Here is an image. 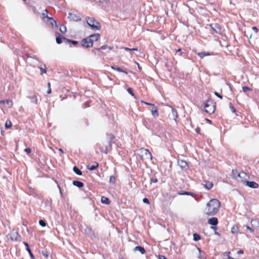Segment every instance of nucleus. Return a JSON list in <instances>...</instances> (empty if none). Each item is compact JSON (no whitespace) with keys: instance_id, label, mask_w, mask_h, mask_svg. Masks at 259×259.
Wrapping results in <instances>:
<instances>
[{"instance_id":"58836bf2","label":"nucleus","mask_w":259,"mask_h":259,"mask_svg":"<svg viewBox=\"0 0 259 259\" xmlns=\"http://www.w3.org/2000/svg\"><path fill=\"white\" fill-rule=\"evenodd\" d=\"M127 92L130 94L132 96H134V94L133 93V92L132 91V90L131 88H128L127 89Z\"/></svg>"},{"instance_id":"603ef678","label":"nucleus","mask_w":259,"mask_h":259,"mask_svg":"<svg viewBox=\"0 0 259 259\" xmlns=\"http://www.w3.org/2000/svg\"><path fill=\"white\" fill-rule=\"evenodd\" d=\"M230 108H231V110H232V111L233 112H235V108H234V107H233V106H230Z\"/></svg>"},{"instance_id":"e2e57ef3","label":"nucleus","mask_w":259,"mask_h":259,"mask_svg":"<svg viewBox=\"0 0 259 259\" xmlns=\"http://www.w3.org/2000/svg\"><path fill=\"white\" fill-rule=\"evenodd\" d=\"M102 151L103 152L105 153H107V149H105V150H103H103H102Z\"/></svg>"},{"instance_id":"aec40b11","label":"nucleus","mask_w":259,"mask_h":259,"mask_svg":"<svg viewBox=\"0 0 259 259\" xmlns=\"http://www.w3.org/2000/svg\"><path fill=\"white\" fill-rule=\"evenodd\" d=\"M73 185H74L76 187H78L79 188H81V187H83V184L82 182H79V181H74L73 182Z\"/></svg>"},{"instance_id":"a878e982","label":"nucleus","mask_w":259,"mask_h":259,"mask_svg":"<svg viewBox=\"0 0 259 259\" xmlns=\"http://www.w3.org/2000/svg\"><path fill=\"white\" fill-rule=\"evenodd\" d=\"M48 11L46 9L44 10L42 12V18L43 19L47 18L48 19V18L50 17L48 16Z\"/></svg>"},{"instance_id":"7ed1b4c3","label":"nucleus","mask_w":259,"mask_h":259,"mask_svg":"<svg viewBox=\"0 0 259 259\" xmlns=\"http://www.w3.org/2000/svg\"><path fill=\"white\" fill-rule=\"evenodd\" d=\"M87 23L94 30H99L101 26L99 23L94 18L92 17H87L85 18Z\"/></svg>"},{"instance_id":"9d476101","label":"nucleus","mask_w":259,"mask_h":259,"mask_svg":"<svg viewBox=\"0 0 259 259\" xmlns=\"http://www.w3.org/2000/svg\"><path fill=\"white\" fill-rule=\"evenodd\" d=\"M168 117L170 119L174 120L176 122V119L178 117V113L176 109L171 108V112L169 114Z\"/></svg>"},{"instance_id":"864d4df0","label":"nucleus","mask_w":259,"mask_h":259,"mask_svg":"<svg viewBox=\"0 0 259 259\" xmlns=\"http://www.w3.org/2000/svg\"><path fill=\"white\" fill-rule=\"evenodd\" d=\"M197 250L198 251V253L199 254V255L198 256V257L199 258H201V256H200V249L199 248H197Z\"/></svg>"},{"instance_id":"f3484780","label":"nucleus","mask_w":259,"mask_h":259,"mask_svg":"<svg viewBox=\"0 0 259 259\" xmlns=\"http://www.w3.org/2000/svg\"><path fill=\"white\" fill-rule=\"evenodd\" d=\"M4 105L8 108H11L13 106V103L12 100L7 99L5 100V104Z\"/></svg>"},{"instance_id":"423d86ee","label":"nucleus","mask_w":259,"mask_h":259,"mask_svg":"<svg viewBox=\"0 0 259 259\" xmlns=\"http://www.w3.org/2000/svg\"><path fill=\"white\" fill-rule=\"evenodd\" d=\"M238 178V181L244 184L249 178V177L244 171H240Z\"/></svg>"},{"instance_id":"f704fd0d","label":"nucleus","mask_w":259,"mask_h":259,"mask_svg":"<svg viewBox=\"0 0 259 259\" xmlns=\"http://www.w3.org/2000/svg\"><path fill=\"white\" fill-rule=\"evenodd\" d=\"M124 49L125 51H138V49H136V48L130 49L128 48H124Z\"/></svg>"},{"instance_id":"2f4dec72","label":"nucleus","mask_w":259,"mask_h":259,"mask_svg":"<svg viewBox=\"0 0 259 259\" xmlns=\"http://www.w3.org/2000/svg\"><path fill=\"white\" fill-rule=\"evenodd\" d=\"M5 126L6 128H9L12 126V123L10 120H7L6 121Z\"/></svg>"},{"instance_id":"ddd939ff","label":"nucleus","mask_w":259,"mask_h":259,"mask_svg":"<svg viewBox=\"0 0 259 259\" xmlns=\"http://www.w3.org/2000/svg\"><path fill=\"white\" fill-rule=\"evenodd\" d=\"M150 110H151V112L152 115L154 117H158L159 114H158V112L157 111V108L155 106H154Z\"/></svg>"},{"instance_id":"b1692460","label":"nucleus","mask_w":259,"mask_h":259,"mask_svg":"<svg viewBox=\"0 0 259 259\" xmlns=\"http://www.w3.org/2000/svg\"><path fill=\"white\" fill-rule=\"evenodd\" d=\"M179 165L184 170L187 169L188 167V163H180Z\"/></svg>"},{"instance_id":"69168bd1","label":"nucleus","mask_w":259,"mask_h":259,"mask_svg":"<svg viewBox=\"0 0 259 259\" xmlns=\"http://www.w3.org/2000/svg\"><path fill=\"white\" fill-rule=\"evenodd\" d=\"M33 58L35 59L36 60H37V58H36L35 57V56H34V57H33Z\"/></svg>"},{"instance_id":"3c124183","label":"nucleus","mask_w":259,"mask_h":259,"mask_svg":"<svg viewBox=\"0 0 259 259\" xmlns=\"http://www.w3.org/2000/svg\"><path fill=\"white\" fill-rule=\"evenodd\" d=\"M195 132L197 133V134H199L200 132V128L199 127H197L196 129H195Z\"/></svg>"},{"instance_id":"f03ea898","label":"nucleus","mask_w":259,"mask_h":259,"mask_svg":"<svg viewBox=\"0 0 259 259\" xmlns=\"http://www.w3.org/2000/svg\"><path fill=\"white\" fill-rule=\"evenodd\" d=\"M138 154L140 157L139 160L150 161L152 160L151 153L147 149L141 148L139 150Z\"/></svg>"},{"instance_id":"052dcab7","label":"nucleus","mask_w":259,"mask_h":259,"mask_svg":"<svg viewBox=\"0 0 259 259\" xmlns=\"http://www.w3.org/2000/svg\"><path fill=\"white\" fill-rule=\"evenodd\" d=\"M181 194V195H184V194H186V195H189V193H188V192H184V193H182V194Z\"/></svg>"},{"instance_id":"0e129e2a","label":"nucleus","mask_w":259,"mask_h":259,"mask_svg":"<svg viewBox=\"0 0 259 259\" xmlns=\"http://www.w3.org/2000/svg\"><path fill=\"white\" fill-rule=\"evenodd\" d=\"M228 259H234V258H233V257H232L231 256H228Z\"/></svg>"},{"instance_id":"79ce46f5","label":"nucleus","mask_w":259,"mask_h":259,"mask_svg":"<svg viewBox=\"0 0 259 259\" xmlns=\"http://www.w3.org/2000/svg\"><path fill=\"white\" fill-rule=\"evenodd\" d=\"M141 102H142V103H144V104H146V105H148L151 106H152L153 107L154 106H155L154 104H151V103H147V102H144V101H141Z\"/></svg>"},{"instance_id":"dca6fc26","label":"nucleus","mask_w":259,"mask_h":259,"mask_svg":"<svg viewBox=\"0 0 259 259\" xmlns=\"http://www.w3.org/2000/svg\"><path fill=\"white\" fill-rule=\"evenodd\" d=\"M99 166L98 163H94V164L91 165L88 164L87 165V167L89 169L91 170H93L95 169L96 168H97Z\"/></svg>"},{"instance_id":"c85d7f7f","label":"nucleus","mask_w":259,"mask_h":259,"mask_svg":"<svg viewBox=\"0 0 259 259\" xmlns=\"http://www.w3.org/2000/svg\"><path fill=\"white\" fill-rule=\"evenodd\" d=\"M212 186H213V184L211 182H208L206 183V184H205V187L208 190L210 189L212 187Z\"/></svg>"},{"instance_id":"9b49d317","label":"nucleus","mask_w":259,"mask_h":259,"mask_svg":"<svg viewBox=\"0 0 259 259\" xmlns=\"http://www.w3.org/2000/svg\"><path fill=\"white\" fill-rule=\"evenodd\" d=\"M68 18L70 21H79L81 20L79 16H78V15H77L75 14H72V13L69 14Z\"/></svg>"},{"instance_id":"6e6552de","label":"nucleus","mask_w":259,"mask_h":259,"mask_svg":"<svg viewBox=\"0 0 259 259\" xmlns=\"http://www.w3.org/2000/svg\"><path fill=\"white\" fill-rule=\"evenodd\" d=\"M10 238L13 241H20L21 236L17 231L13 230L11 233Z\"/></svg>"},{"instance_id":"39448f33","label":"nucleus","mask_w":259,"mask_h":259,"mask_svg":"<svg viewBox=\"0 0 259 259\" xmlns=\"http://www.w3.org/2000/svg\"><path fill=\"white\" fill-rule=\"evenodd\" d=\"M81 44L83 47L88 48L93 46V39H91L90 36L83 39L81 41Z\"/></svg>"},{"instance_id":"0eeeda50","label":"nucleus","mask_w":259,"mask_h":259,"mask_svg":"<svg viewBox=\"0 0 259 259\" xmlns=\"http://www.w3.org/2000/svg\"><path fill=\"white\" fill-rule=\"evenodd\" d=\"M210 27L212 31L215 33H221L222 29L220 26L217 23H213L210 25Z\"/></svg>"},{"instance_id":"6e6d98bb","label":"nucleus","mask_w":259,"mask_h":259,"mask_svg":"<svg viewBox=\"0 0 259 259\" xmlns=\"http://www.w3.org/2000/svg\"><path fill=\"white\" fill-rule=\"evenodd\" d=\"M100 1L103 3H107L108 2V0H100Z\"/></svg>"},{"instance_id":"a211bd4d","label":"nucleus","mask_w":259,"mask_h":259,"mask_svg":"<svg viewBox=\"0 0 259 259\" xmlns=\"http://www.w3.org/2000/svg\"><path fill=\"white\" fill-rule=\"evenodd\" d=\"M90 36L91 39H93V42H94V41H96L99 39V38L100 37V35H99V34L97 33V34L91 35Z\"/></svg>"},{"instance_id":"49530a36","label":"nucleus","mask_w":259,"mask_h":259,"mask_svg":"<svg viewBox=\"0 0 259 259\" xmlns=\"http://www.w3.org/2000/svg\"><path fill=\"white\" fill-rule=\"evenodd\" d=\"M214 95L215 96H217V97H218L219 98H220V99H222V96L221 95H220V94H219L218 93L214 92Z\"/></svg>"},{"instance_id":"4468645a","label":"nucleus","mask_w":259,"mask_h":259,"mask_svg":"<svg viewBox=\"0 0 259 259\" xmlns=\"http://www.w3.org/2000/svg\"><path fill=\"white\" fill-rule=\"evenodd\" d=\"M56 40L57 44H60L62 42V38L66 39L64 37H62L59 33H56Z\"/></svg>"},{"instance_id":"5701e85b","label":"nucleus","mask_w":259,"mask_h":259,"mask_svg":"<svg viewBox=\"0 0 259 259\" xmlns=\"http://www.w3.org/2000/svg\"><path fill=\"white\" fill-rule=\"evenodd\" d=\"M135 251H140L142 254H144L145 253V249L143 247L141 246H136L135 248Z\"/></svg>"},{"instance_id":"cd10ccee","label":"nucleus","mask_w":259,"mask_h":259,"mask_svg":"<svg viewBox=\"0 0 259 259\" xmlns=\"http://www.w3.org/2000/svg\"><path fill=\"white\" fill-rule=\"evenodd\" d=\"M239 172L240 171H238L237 170L233 169L232 170V175H233V177L236 178H238L239 176Z\"/></svg>"},{"instance_id":"f257e3e1","label":"nucleus","mask_w":259,"mask_h":259,"mask_svg":"<svg viewBox=\"0 0 259 259\" xmlns=\"http://www.w3.org/2000/svg\"><path fill=\"white\" fill-rule=\"evenodd\" d=\"M220 202L216 199H212L206 204L204 213L207 215H213L219 211L220 207Z\"/></svg>"},{"instance_id":"e433bc0d","label":"nucleus","mask_w":259,"mask_h":259,"mask_svg":"<svg viewBox=\"0 0 259 259\" xmlns=\"http://www.w3.org/2000/svg\"><path fill=\"white\" fill-rule=\"evenodd\" d=\"M115 181V178L113 176H111L109 180V182L111 183H114Z\"/></svg>"},{"instance_id":"1a4fd4ad","label":"nucleus","mask_w":259,"mask_h":259,"mask_svg":"<svg viewBox=\"0 0 259 259\" xmlns=\"http://www.w3.org/2000/svg\"><path fill=\"white\" fill-rule=\"evenodd\" d=\"M243 184L251 188H257L258 187V184L253 181L249 182L247 180Z\"/></svg>"},{"instance_id":"37998d69","label":"nucleus","mask_w":259,"mask_h":259,"mask_svg":"<svg viewBox=\"0 0 259 259\" xmlns=\"http://www.w3.org/2000/svg\"><path fill=\"white\" fill-rule=\"evenodd\" d=\"M68 41L72 43L73 45H76L77 44V41H75V40H67Z\"/></svg>"},{"instance_id":"a19ab883","label":"nucleus","mask_w":259,"mask_h":259,"mask_svg":"<svg viewBox=\"0 0 259 259\" xmlns=\"http://www.w3.org/2000/svg\"><path fill=\"white\" fill-rule=\"evenodd\" d=\"M143 202L148 204L150 203L149 200L146 198H145L143 199Z\"/></svg>"},{"instance_id":"ea45409f","label":"nucleus","mask_w":259,"mask_h":259,"mask_svg":"<svg viewBox=\"0 0 259 259\" xmlns=\"http://www.w3.org/2000/svg\"><path fill=\"white\" fill-rule=\"evenodd\" d=\"M85 232L87 234H91V229L89 227H87L86 229H85Z\"/></svg>"},{"instance_id":"680f3d73","label":"nucleus","mask_w":259,"mask_h":259,"mask_svg":"<svg viewBox=\"0 0 259 259\" xmlns=\"http://www.w3.org/2000/svg\"><path fill=\"white\" fill-rule=\"evenodd\" d=\"M48 88H51V83L50 82L48 83Z\"/></svg>"},{"instance_id":"f8f14e48","label":"nucleus","mask_w":259,"mask_h":259,"mask_svg":"<svg viewBox=\"0 0 259 259\" xmlns=\"http://www.w3.org/2000/svg\"><path fill=\"white\" fill-rule=\"evenodd\" d=\"M207 223L208 224L212 225V226H216L218 223V220L217 218H211L208 220Z\"/></svg>"},{"instance_id":"13d9d810","label":"nucleus","mask_w":259,"mask_h":259,"mask_svg":"<svg viewBox=\"0 0 259 259\" xmlns=\"http://www.w3.org/2000/svg\"><path fill=\"white\" fill-rule=\"evenodd\" d=\"M243 253V251L242 250H239L238 251V254H242Z\"/></svg>"},{"instance_id":"5fc2aeb1","label":"nucleus","mask_w":259,"mask_h":259,"mask_svg":"<svg viewBox=\"0 0 259 259\" xmlns=\"http://www.w3.org/2000/svg\"><path fill=\"white\" fill-rule=\"evenodd\" d=\"M159 259H166V257L163 255H159Z\"/></svg>"},{"instance_id":"de8ad7c7","label":"nucleus","mask_w":259,"mask_h":259,"mask_svg":"<svg viewBox=\"0 0 259 259\" xmlns=\"http://www.w3.org/2000/svg\"><path fill=\"white\" fill-rule=\"evenodd\" d=\"M246 229H247L248 230H249L250 232H253V230L252 229H251V228H250L248 226H246Z\"/></svg>"},{"instance_id":"c9c22d12","label":"nucleus","mask_w":259,"mask_h":259,"mask_svg":"<svg viewBox=\"0 0 259 259\" xmlns=\"http://www.w3.org/2000/svg\"><path fill=\"white\" fill-rule=\"evenodd\" d=\"M39 224L42 227H45L46 225L45 221L41 220L39 221Z\"/></svg>"},{"instance_id":"4be33fe9","label":"nucleus","mask_w":259,"mask_h":259,"mask_svg":"<svg viewBox=\"0 0 259 259\" xmlns=\"http://www.w3.org/2000/svg\"><path fill=\"white\" fill-rule=\"evenodd\" d=\"M47 21L49 22V23L50 24V25L52 26H53L54 25H56V22L55 20L53 18H52V17L48 18V19H47Z\"/></svg>"},{"instance_id":"bb28decb","label":"nucleus","mask_w":259,"mask_h":259,"mask_svg":"<svg viewBox=\"0 0 259 259\" xmlns=\"http://www.w3.org/2000/svg\"><path fill=\"white\" fill-rule=\"evenodd\" d=\"M73 170L75 174H76L80 176L82 175L81 171L79 169H78L76 166L73 167Z\"/></svg>"},{"instance_id":"7c9ffc66","label":"nucleus","mask_w":259,"mask_h":259,"mask_svg":"<svg viewBox=\"0 0 259 259\" xmlns=\"http://www.w3.org/2000/svg\"><path fill=\"white\" fill-rule=\"evenodd\" d=\"M111 68L112 69H113V70H115L118 71L119 72H123V73H125L127 74V72L126 71H124L123 70H122V69H121L120 68L115 67L114 66H112Z\"/></svg>"},{"instance_id":"2eb2a0df","label":"nucleus","mask_w":259,"mask_h":259,"mask_svg":"<svg viewBox=\"0 0 259 259\" xmlns=\"http://www.w3.org/2000/svg\"><path fill=\"white\" fill-rule=\"evenodd\" d=\"M39 68L40 70V74L42 75L44 73H46L47 72V67L46 65L44 64H41L39 66Z\"/></svg>"},{"instance_id":"393cba45","label":"nucleus","mask_w":259,"mask_h":259,"mask_svg":"<svg viewBox=\"0 0 259 259\" xmlns=\"http://www.w3.org/2000/svg\"><path fill=\"white\" fill-rule=\"evenodd\" d=\"M197 54L201 58H203L205 56H209L210 55L209 53H206V52H205L198 53Z\"/></svg>"},{"instance_id":"6ab92c4d","label":"nucleus","mask_w":259,"mask_h":259,"mask_svg":"<svg viewBox=\"0 0 259 259\" xmlns=\"http://www.w3.org/2000/svg\"><path fill=\"white\" fill-rule=\"evenodd\" d=\"M101 201L102 203H104L106 204H109L110 203L109 199L108 198L104 196H102L101 197Z\"/></svg>"},{"instance_id":"a18cd8bd","label":"nucleus","mask_w":259,"mask_h":259,"mask_svg":"<svg viewBox=\"0 0 259 259\" xmlns=\"http://www.w3.org/2000/svg\"><path fill=\"white\" fill-rule=\"evenodd\" d=\"M157 182V180L156 179H151L150 180V184H151L152 183H156Z\"/></svg>"},{"instance_id":"4c0bfd02","label":"nucleus","mask_w":259,"mask_h":259,"mask_svg":"<svg viewBox=\"0 0 259 259\" xmlns=\"http://www.w3.org/2000/svg\"><path fill=\"white\" fill-rule=\"evenodd\" d=\"M242 90L244 92H246L248 91H251V89L247 87H243L242 88Z\"/></svg>"},{"instance_id":"412c9836","label":"nucleus","mask_w":259,"mask_h":259,"mask_svg":"<svg viewBox=\"0 0 259 259\" xmlns=\"http://www.w3.org/2000/svg\"><path fill=\"white\" fill-rule=\"evenodd\" d=\"M24 244L25 245V246L26 247V250H27V251L29 252L31 257L33 259L34 258V256L32 254V253H31V250L30 249V248H29V246H28V244L26 242H24Z\"/></svg>"},{"instance_id":"338daca9","label":"nucleus","mask_w":259,"mask_h":259,"mask_svg":"<svg viewBox=\"0 0 259 259\" xmlns=\"http://www.w3.org/2000/svg\"><path fill=\"white\" fill-rule=\"evenodd\" d=\"M211 229H216V228H215V227H211Z\"/></svg>"},{"instance_id":"72a5a7b5","label":"nucleus","mask_w":259,"mask_h":259,"mask_svg":"<svg viewBox=\"0 0 259 259\" xmlns=\"http://www.w3.org/2000/svg\"><path fill=\"white\" fill-rule=\"evenodd\" d=\"M238 227L236 226H233L231 228V232L233 233H235L237 232Z\"/></svg>"},{"instance_id":"c756f323","label":"nucleus","mask_w":259,"mask_h":259,"mask_svg":"<svg viewBox=\"0 0 259 259\" xmlns=\"http://www.w3.org/2000/svg\"><path fill=\"white\" fill-rule=\"evenodd\" d=\"M59 30L61 32L64 33L66 32L67 29L64 25H62L60 26Z\"/></svg>"},{"instance_id":"473e14b6","label":"nucleus","mask_w":259,"mask_h":259,"mask_svg":"<svg viewBox=\"0 0 259 259\" xmlns=\"http://www.w3.org/2000/svg\"><path fill=\"white\" fill-rule=\"evenodd\" d=\"M200 239V235L197 233H194L193 234V240L195 241H197Z\"/></svg>"},{"instance_id":"8fccbe9b","label":"nucleus","mask_w":259,"mask_h":259,"mask_svg":"<svg viewBox=\"0 0 259 259\" xmlns=\"http://www.w3.org/2000/svg\"><path fill=\"white\" fill-rule=\"evenodd\" d=\"M107 48H108L107 46H103L99 49L105 50V49H106Z\"/></svg>"},{"instance_id":"774afa93","label":"nucleus","mask_w":259,"mask_h":259,"mask_svg":"<svg viewBox=\"0 0 259 259\" xmlns=\"http://www.w3.org/2000/svg\"><path fill=\"white\" fill-rule=\"evenodd\" d=\"M226 253H227V255H228V254H229L230 253V252H226Z\"/></svg>"},{"instance_id":"09e8293b","label":"nucleus","mask_w":259,"mask_h":259,"mask_svg":"<svg viewBox=\"0 0 259 259\" xmlns=\"http://www.w3.org/2000/svg\"><path fill=\"white\" fill-rule=\"evenodd\" d=\"M252 29L255 32L257 33L258 31V29L256 27H252Z\"/></svg>"},{"instance_id":"bf43d9fd","label":"nucleus","mask_w":259,"mask_h":259,"mask_svg":"<svg viewBox=\"0 0 259 259\" xmlns=\"http://www.w3.org/2000/svg\"><path fill=\"white\" fill-rule=\"evenodd\" d=\"M0 104H5V100H0Z\"/></svg>"},{"instance_id":"20e7f679","label":"nucleus","mask_w":259,"mask_h":259,"mask_svg":"<svg viewBox=\"0 0 259 259\" xmlns=\"http://www.w3.org/2000/svg\"><path fill=\"white\" fill-rule=\"evenodd\" d=\"M204 109L206 112L209 114L213 113L215 109V103L211 100H207L205 104Z\"/></svg>"},{"instance_id":"c03bdc74","label":"nucleus","mask_w":259,"mask_h":259,"mask_svg":"<svg viewBox=\"0 0 259 259\" xmlns=\"http://www.w3.org/2000/svg\"><path fill=\"white\" fill-rule=\"evenodd\" d=\"M25 151L27 153V154H29L31 150V149L29 148H27L25 149Z\"/></svg>"},{"instance_id":"4d7b16f0","label":"nucleus","mask_w":259,"mask_h":259,"mask_svg":"<svg viewBox=\"0 0 259 259\" xmlns=\"http://www.w3.org/2000/svg\"><path fill=\"white\" fill-rule=\"evenodd\" d=\"M47 93L48 94H50L51 93V88H48V91H47Z\"/></svg>"}]
</instances>
